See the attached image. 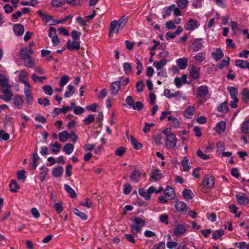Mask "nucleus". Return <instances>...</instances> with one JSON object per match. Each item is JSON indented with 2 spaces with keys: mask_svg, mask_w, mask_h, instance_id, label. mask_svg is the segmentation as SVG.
<instances>
[{
  "mask_svg": "<svg viewBox=\"0 0 249 249\" xmlns=\"http://www.w3.org/2000/svg\"><path fill=\"white\" fill-rule=\"evenodd\" d=\"M235 197L238 203L241 205H245L249 203V199L244 194L236 195Z\"/></svg>",
  "mask_w": 249,
  "mask_h": 249,
  "instance_id": "nucleus-13",
  "label": "nucleus"
},
{
  "mask_svg": "<svg viewBox=\"0 0 249 249\" xmlns=\"http://www.w3.org/2000/svg\"><path fill=\"white\" fill-rule=\"evenodd\" d=\"M194 58L196 61L199 63L202 62L205 60V53H198L194 56Z\"/></svg>",
  "mask_w": 249,
  "mask_h": 249,
  "instance_id": "nucleus-54",
  "label": "nucleus"
},
{
  "mask_svg": "<svg viewBox=\"0 0 249 249\" xmlns=\"http://www.w3.org/2000/svg\"><path fill=\"white\" fill-rule=\"evenodd\" d=\"M131 142L134 147L137 150L141 149L142 145L140 142H139L136 139H135L132 136H130Z\"/></svg>",
  "mask_w": 249,
  "mask_h": 249,
  "instance_id": "nucleus-36",
  "label": "nucleus"
},
{
  "mask_svg": "<svg viewBox=\"0 0 249 249\" xmlns=\"http://www.w3.org/2000/svg\"><path fill=\"white\" fill-rule=\"evenodd\" d=\"M59 140L62 142H66L70 137V134L66 131H63L59 133Z\"/></svg>",
  "mask_w": 249,
  "mask_h": 249,
  "instance_id": "nucleus-35",
  "label": "nucleus"
},
{
  "mask_svg": "<svg viewBox=\"0 0 249 249\" xmlns=\"http://www.w3.org/2000/svg\"><path fill=\"white\" fill-rule=\"evenodd\" d=\"M24 93L26 97L27 103L29 105H32L33 102V96L32 91V87L30 85L24 87Z\"/></svg>",
  "mask_w": 249,
  "mask_h": 249,
  "instance_id": "nucleus-7",
  "label": "nucleus"
},
{
  "mask_svg": "<svg viewBox=\"0 0 249 249\" xmlns=\"http://www.w3.org/2000/svg\"><path fill=\"white\" fill-rule=\"evenodd\" d=\"M195 112V108L193 106L188 107L184 111L185 117L191 119Z\"/></svg>",
  "mask_w": 249,
  "mask_h": 249,
  "instance_id": "nucleus-26",
  "label": "nucleus"
},
{
  "mask_svg": "<svg viewBox=\"0 0 249 249\" xmlns=\"http://www.w3.org/2000/svg\"><path fill=\"white\" fill-rule=\"evenodd\" d=\"M226 124L224 122H220L217 124L215 126L216 131L218 133H222L225 130Z\"/></svg>",
  "mask_w": 249,
  "mask_h": 249,
  "instance_id": "nucleus-40",
  "label": "nucleus"
},
{
  "mask_svg": "<svg viewBox=\"0 0 249 249\" xmlns=\"http://www.w3.org/2000/svg\"><path fill=\"white\" fill-rule=\"evenodd\" d=\"M126 149L124 147H121L119 148H117L115 150V154L116 155L119 156V157H122L123 156L124 153L125 152Z\"/></svg>",
  "mask_w": 249,
  "mask_h": 249,
  "instance_id": "nucleus-63",
  "label": "nucleus"
},
{
  "mask_svg": "<svg viewBox=\"0 0 249 249\" xmlns=\"http://www.w3.org/2000/svg\"><path fill=\"white\" fill-rule=\"evenodd\" d=\"M177 141L178 140L175 134L168 135L165 138V146L168 149H174L176 147Z\"/></svg>",
  "mask_w": 249,
  "mask_h": 249,
  "instance_id": "nucleus-4",
  "label": "nucleus"
},
{
  "mask_svg": "<svg viewBox=\"0 0 249 249\" xmlns=\"http://www.w3.org/2000/svg\"><path fill=\"white\" fill-rule=\"evenodd\" d=\"M131 221L132 222L130 225L131 229L136 232L140 231L142 227L145 224L144 221L138 217H132L131 219Z\"/></svg>",
  "mask_w": 249,
  "mask_h": 249,
  "instance_id": "nucleus-3",
  "label": "nucleus"
},
{
  "mask_svg": "<svg viewBox=\"0 0 249 249\" xmlns=\"http://www.w3.org/2000/svg\"><path fill=\"white\" fill-rule=\"evenodd\" d=\"M28 73L25 70L21 71L20 73L18 76V80L20 82L24 84V86L30 85L29 83L25 80V79L28 77Z\"/></svg>",
  "mask_w": 249,
  "mask_h": 249,
  "instance_id": "nucleus-15",
  "label": "nucleus"
},
{
  "mask_svg": "<svg viewBox=\"0 0 249 249\" xmlns=\"http://www.w3.org/2000/svg\"><path fill=\"white\" fill-rule=\"evenodd\" d=\"M196 155L202 160H206L210 158L209 155L205 154L202 150L199 149L197 150Z\"/></svg>",
  "mask_w": 249,
  "mask_h": 249,
  "instance_id": "nucleus-62",
  "label": "nucleus"
},
{
  "mask_svg": "<svg viewBox=\"0 0 249 249\" xmlns=\"http://www.w3.org/2000/svg\"><path fill=\"white\" fill-rule=\"evenodd\" d=\"M66 1L63 0H52L51 4L54 7H60L64 5Z\"/></svg>",
  "mask_w": 249,
  "mask_h": 249,
  "instance_id": "nucleus-48",
  "label": "nucleus"
},
{
  "mask_svg": "<svg viewBox=\"0 0 249 249\" xmlns=\"http://www.w3.org/2000/svg\"><path fill=\"white\" fill-rule=\"evenodd\" d=\"M235 65L236 67L242 69L248 68L249 69V63L246 60H237L235 62Z\"/></svg>",
  "mask_w": 249,
  "mask_h": 249,
  "instance_id": "nucleus-25",
  "label": "nucleus"
},
{
  "mask_svg": "<svg viewBox=\"0 0 249 249\" xmlns=\"http://www.w3.org/2000/svg\"><path fill=\"white\" fill-rule=\"evenodd\" d=\"M199 24H198L196 20L190 19L188 22L186 29L189 31H193L197 28Z\"/></svg>",
  "mask_w": 249,
  "mask_h": 249,
  "instance_id": "nucleus-20",
  "label": "nucleus"
},
{
  "mask_svg": "<svg viewBox=\"0 0 249 249\" xmlns=\"http://www.w3.org/2000/svg\"><path fill=\"white\" fill-rule=\"evenodd\" d=\"M38 103L40 105L46 107L50 104V101L47 98H38L37 100Z\"/></svg>",
  "mask_w": 249,
  "mask_h": 249,
  "instance_id": "nucleus-59",
  "label": "nucleus"
},
{
  "mask_svg": "<svg viewBox=\"0 0 249 249\" xmlns=\"http://www.w3.org/2000/svg\"><path fill=\"white\" fill-rule=\"evenodd\" d=\"M200 68L193 66L190 70V75L193 79H196L199 76Z\"/></svg>",
  "mask_w": 249,
  "mask_h": 249,
  "instance_id": "nucleus-24",
  "label": "nucleus"
},
{
  "mask_svg": "<svg viewBox=\"0 0 249 249\" xmlns=\"http://www.w3.org/2000/svg\"><path fill=\"white\" fill-rule=\"evenodd\" d=\"M50 147L52 148L51 151L53 153H57L60 151V148H61V145L57 142H55L53 144L50 143Z\"/></svg>",
  "mask_w": 249,
  "mask_h": 249,
  "instance_id": "nucleus-43",
  "label": "nucleus"
},
{
  "mask_svg": "<svg viewBox=\"0 0 249 249\" xmlns=\"http://www.w3.org/2000/svg\"><path fill=\"white\" fill-rule=\"evenodd\" d=\"M176 62L178 66L181 70L185 69L187 66V59L186 58H179Z\"/></svg>",
  "mask_w": 249,
  "mask_h": 249,
  "instance_id": "nucleus-34",
  "label": "nucleus"
},
{
  "mask_svg": "<svg viewBox=\"0 0 249 249\" xmlns=\"http://www.w3.org/2000/svg\"><path fill=\"white\" fill-rule=\"evenodd\" d=\"M13 29L15 35L18 36H22L24 32V27L21 24H15L13 26Z\"/></svg>",
  "mask_w": 249,
  "mask_h": 249,
  "instance_id": "nucleus-16",
  "label": "nucleus"
},
{
  "mask_svg": "<svg viewBox=\"0 0 249 249\" xmlns=\"http://www.w3.org/2000/svg\"><path fill=\"white\" fill-rule=\"evenodd\" d=\"M19 56L24 62H26L30 57L28 53V49L26 47L22 48L19 52Z\"/></svg>",
  "mask_w": 249,
  "mask_h": 249,
  "instance_id": "nucleus-23",
  "label": "nucleus"
},
{
  "mask_svg": "<svg viewBox=\"0 0 249 249\" xmlns=\"http://www.w3.org/2000/svg\"><path fill=\"white\" fill-rule=\"evenodd\" d=\"M217 109L220 112H221L222 113H226L228 110L227 103L226 102H224L223 103H221L217 107Z\"/></svg>",
  "mask_w": 249,
  "mask_h": 249,
  "instance_id": "nucleus-53",
  "label": "nucleus"
},
{
  "mask_svg": "<svg viewBox=\"0 0 249 249\" xmlns=\"http://www.w3.org/2000/svg\"><path fill=\"white\" fill-rule=\"evenodd\" d=\"M192 191L190 189H184L182 192L183 197L187 199H191L193 198Z\"/></svg>",
  "mask_w": 249,
  "mask_h": 249,
  "instance_id": "nucleus-55",
  "label": "nucleus"
},
{
  "mask_svg": "<svg viewBox=\"0 0 249 249\" xmlns=\"http://www.w3.org/2000/svg\"><path fill=\"white\" fill-rule=\"evenodd\" d=\"M217 152L220 153L225 150L224 143L222 142H218L216 144Z\"/></svg>",
  "mask_w": 249,
  "mask_h": 249,
  "instance_id": "nucleus-64",
  "label": "nucleus"
},
{
  "mask_svg": "<svg viewBox=\"0 0 249 249\" xmlns=\"http://www.w3.org/2000/svg\"><path fill=\"white\" fill-rule=\"evenodd\" d=\"M209 93V87L206 85L199 86L197 90L196 97L199 99V102L202 104L206 102L209 97L207 96Z\"/></svg>",
  "mask_w": 249,
  "mask_h": 249,
  "instance_id": "nucleus-2",
  "label": "nucleus"
},
{
  "mask_svg": "<svg viewBox=\"0 0 249 249\" xmlns=\"http://www.w3.org/2000/svg\"><path fill=\"white\" fill-rule=\"evenodd\" d=\"M164 194L168 199H173L175 196V192L173 187L167 186L164 191Z\"/></svg>",
  "mask_w": 249,
  "mask_h": 249,
  "instance_id": "nucleus-22",
  "label": "nucleus"
},
{
  "mask_svg": "<svg viewBox=\"0 0 249 249\" xmlns=\"http://www.w3.org/2000/svg\"><path fill=\"white\" fill-rule=\"evenodd\" d=\"M230 58L229 57H227L226 59H223L219 65V68L220 69H222L228 66L230 64Z\"/></svg>",
  "mask_w": 249,
  "mask_h": 249,
  "instance_id": "nucleus-56",
  "label": "nucleus"
},
{
  "mask_svg": "<svg viewBox=\"0 0 249 249\" xmlns=\"http://www.w3.org/2000/svg\"><path fill=\"white\" fill-rule=\"evenodd\" d=\"M0 91L3 95H0V99L5 102L10 101L13 96V93L11 90V86L9 84V79L8 76L4 74H0Z\"/></svg>",
  "mask_w": 249,
  "mask_h": 249,
  "instance_id": "nucleus-1",
  "label": "nucleus"
},
{
  "mask_svg": "<svg viewBox=\"0 0 249 249\" xmlns=\"http://www.w3.org/2000/svg\"><path fill=\"white\" fill-rule=\"evenodd\" d=\"M14 107L17 109H20L21 108L22 105L23 103V98L20 95H17L13 99Z\"/></svg>",
  "mask_w": 249,
  "mask_h": 249,
  "instance_id": "nucleus-14",
  "label": "nucleus"
},
{
  "mask_svg": "<svg viewBox=\"0 0 249 249\" xmlns=\"http://www.w3.org/2000/svg\"><path fill=\"white\" fill-rule=\"evenodd\" d=\"M124 71L126 74H129L131 73L132 70V66L131 63L125 62L123 65Z\"/></svg>",
  "mask_w": 249,
  "mask_h": 249,
  "instance_id": "nucleus-41",
  "label": "nucleus"
},
{
  "mask_svg": "<svg viewBox=\"0 0 249 249\" xmlns=\"http://www.w3.org/2000/svg\"><path fill=\"white\" fill-rule=\"evenodd\" d=\"M64 188L65 191L69 194L71 197L75 198L76 196V193L70 186L67 184H65Z\"/></svg>",
  "mask_w": 249,
  "mask_h": 249,
  "instance_id": "nucleus-38",
  "label": "nucleus"
},
{
  "mask_svg": "<svg viewBox=\"0 0 249 249\" xmlns=\"http://www.w3.org/2000/svg\"><path fill=\"white\" fill-rule=\"evenodd\" d=\"M67 47L70 51L78 50L80 48V42L77 40H74L72 42L69 40L67 43Z\"/></svg>",
  "mask_w": 249,
  "mask_h": 249,
  "instance_id": "nucleus-11",
  "label": "nucleus"
},
{
  "mask_svg": "<svg viewBox=\"0 0 249 249\" xmlns=\"http://www.w3.org/2000/svg\"><path fill=\"white\" fill-rule=\"evenodd\" d=\"M168 121L171 123V126L173 127L177 128L179 126V122L178 119L171 116H169Z\"/></svg>",
  "mask_w": 249,
  "mask_h": 249,
  "instance_id": "nucleus-30",
  "label": "nucleus"
},
{
  "mask_svg": "<svg viewBox=\"0 0 249 249\" xmlns=\"http://www.w3.org/2000/svg\"><path fill=\"white\" fill-rule=\"evenodd\" d=\"M49 36L51 38L52 42L54 46H57L60 43V39L56 34V30L54 27L49 28Z\"/></svg>",
  "mask_w": 249,
  "mask_h": 249,
  "instance_id": "nucleus-6",
  "label": "nucleus"
},
{
  "mask_svg": "<svg viewBox=\"0 0 249 249\" xmlns=\"http://www.w3.org/2000/svg\"><path fill=\"white\" fill-rule=\"evenodd\" d=\"M139 193L140 195L144 197L146 200H148L151 198L148 191H146L144 189L141 188L139 190Z\"/></svg>",
  "mask_w": 249,
  "mask_h": 249,
  "instance_id": "nucleus-50",
  "label": "nucleus"
},
{
  "mask_svg": "<svg viewBox=\"0 0 249 249\" xmlns=\"http://www.w3.org/2000/svg\"><path fill=\"white\" fill-rule=\"evenodd\" d=\"M10 190L12 193H16L18 190L19 189V186L17 181L15 180H12L9 184Z\"/></svg>",
  "mask_w": 249,
  "mask_h": 249,
  "instance_id": "nucleus-32",
  "label": "nucleus"
},
{
  "mask_svg": "<svg viewBox=\"0 0 249 249\" xmlns=\"http://www.w3.org/2000/svg\"><path fill=\"white\" fill-rule=\"evenodd\" d=\"M214 178L212 176L209 175L205 176L202 182V185L204 187L207 188H212L214 186Z\"/></svg>",
  "mask_w": 249,
  "mask_h": 249,
  "instance_id": "nucleus-8",
  "label": "nucleus"
},
{
  "mask_svg": "<svg viewBox=\"0 0 249 249\" xmlns=\"http://www.w3.org/2000/svg\"><path fill=\"white\" fill-rule=\"evenodd\" d=\"M121 81H116L112 82L110 85V91L111 94L116 95L121 89Z\"/></svg>",
  "mask_w": 249,
  "mask_h": 249,
  "instance_id": "nucleus-12",
  "label": "nucleus"
},
{
  "mask_svg": "<svg viewBox=\"0 0 249 249\" xmlns=\"http://www.w3.org/2000/svg\"><path fill=\"white\" fill-rule=\"evenodd\" d=\"M224 234V231L222 230L215 231L213 234V238L215 239L220 238Z\"/></svg>",
  "mask_w": 249,
  "mask_h": 249,
  "instance_id": "nucleus-57",
  "label": "nucleus"
},
{
  "mask_svg": "<svg viewBox=\"0 0 249 249\" xmlns=\"http://www.w3.org/2000/svg\"><path fill=\"white\" fill-rule=\"evenodd\" d=\"M188 162L189 160L186 157H185L181 162V165L184 171L188 172L191 169L190 166L188 165Z\"/></svg>",
  "mask_w": 249,
  "mask_h": 249,
  "instance_id": "nucleus-45",
  "label": "nucleus"
},
{
  "mask_svg": "<svg viewBox=\"0 0 249 249\" xmlns=\"http://www.w3.org/2000/svg\"><path fill=\"white\" fill-rule=\"evenodd\" d=\"M73 150V145L70 143L66 144L63 148V151L67 155H70Z\"/></svg>",
  "mask_w": 249,
  "mask_h": 249,
  "instance_id": "nucleus-39",
  "label": "nucleus"
},
{
  "mask_svg": "<svg viewBox=\"0 0 249 249\" xmlns=\"http://www.w3.org/2000/svg\"><path fill=\"white\" fill-rule=\"evenodd\" d=\"M32 78L35 82H39L42 83L43 80L46 79V76H38L36 74L34 73L32 75Z\"/></svg>",
  "mask_w": 249,
  "mask_h": 249,
  "instance_id": "nucleus-60",
  "label": "nucleus"
},
{
  "mask_svg": "<svg viewBox=\"0 0 249 249\" xmlns=\"http://www.w3.org/2000/svg\"><path fill=\"white\" fill-rule=\"evenodd\" d=\"M186 231V227L182 224H178L174 231V234L177 237H180Z\"/></svg>",
  "mask_w": 249,
  "mask_h": 249,
  "instance_id": "nucleus-10",
  "label": "nucleus"
},
{
  "mask_svg": "<svg viewBox=\"0 0 249 249\" xmlns=\"http://www.w3.org/2000/svg\"><path fill=\"white\" fill-rule=\"evenodd\" d=\"M63 172V168L59 166L53 169V175L55 178H58L62 175Z\"/></svg>",
  "mask_w": 249,
  "mask_h": 249,
  "instance_id": "nucleus-31",
  "label": "nucleus"
},
{
  "mask_svg": "<svg viewBox=\"0 0 249 249\" xmlns=\"http://www.w3.org/2000/svg\"><path fill=\"white\" fill-rule=\"evenodd\" d=\"M162 177L160 171L158 169H154L151 172L150 177L155 181L159 180Z\"/></svg>",
  "mask_w": 249,
  "mask_h": 249,
  "instance_id": "nucleus-18",
  "label": "nucleus"
},
{
  "mask_svg": "<svg viewBox=\"0 0 249 249\" xmlns=\"http://www.w3.org/2000/svg\"><path fill=\"white\" fill-rule=\"evenodd\" d=\"M167 62V61L166 59H162L160 61H155L153 63V66L157 68L158 70H159L165 65Z\"/></svg>",
  "mask_w": 249,
  "mask_h": 249,
  "instance_id": "nucleus-37",
  "label": "nucleus"
},
{
  "mask_svg": "<svg viewBox=\"0 0 249 249\" xmlns=\"http://www.w3.org/2000/svg\"><path fill=\"white\" fill-rule=\"evenodd\" d=\"M42 89L46 94L48 95H53V90L51 86L45 85L42 87Z\"/></svg>",
  "mask_w": 249,
  "mask_h": 249,
  "instance_id": "nucleus-49",
  "label": "nucleus"
},
{
  "mask_svg": "<svg viewBox=\"0 0 249 249\" xmlns=\"http://www.w3.org/2000/svg\"><path fill=\"white\" fill-rule=\"evenodd\" d=\"M227 89L232 98H237L238 90L237 89L232 87H228Z\"/></svg>",
  "mask_w": 249,
  "mask_h": 249,
  "instance_id": "nucleus-44",
  "label": "nucleus"
},
{
  "mask_svg": "<svg viewBox=\"0 0 249 249\" xmlns=\"http://www.w3.org/2000/svg\"><path fill=\"white\" fill-rule=\"evenodd\" d=\"M242 100L245 102L249 101V91L248 89H245L242 92Z\"/></svg>",
  "mask_w": 249,
  "mask_h": 249,
  "instance_id": "nucleus-51",
  "label": "nucleus"
},
{
  "mask_svg": "<svg viewBox=\"0 0 249 249\" xmlns=\"http://www.w3.org/2000/svg\"><path fill=\"white\" fill-rule=\"evenodd\" d=\"M120 26L118 24L117 21L113 20L111 22L109 36H111L112 33L117 34L119 30Z\"/></svg>",
  "mask_w": 249,
  "mask_h": 249,
  "instance_id": "nucleus-17",
  "label": "nucleus"
},
{
  "mask_svg": "<svg viewBox=\"0 0 249 249\" xmlns=\"http://www.w3.org/2000/svg\"><path fill=\"white\" fill-rule=\"evenodd\" d=\"M141 177V173L139 170H134L130 176V178L133 182H138Z\"/></svg>",
  "mask_w": 249,
  "mask_h": 249,
  "instance_id": "nucleus-28",
  "label": "nucleus"
},
{
  "mask_svg": "<svg viewBox=\"0 0 249 249\" xmlns=\"http://www.w3.org/2000/svg\"><path fill=\"white\" fill-rule=\"evenodd\" d=\"M37 13L42 18V20L46 22H51L53 20V16L43 13L41 10H38Z\"/></svg>",
  "mask_w": 249,
  "mask_h": 249,
  "instance_id": "nucleus-27",
  "label": "nucleus"
},
{
  "mask_svg": "<svg viewBox=\"0 0 249 249\" xmlns=\"http://www.w3.org/2000/svg\"><path fill=\"white\" fill-rule=\"evenodd\" d=\"M203 40L201 38L194 39L191 44V48L194 52L200 51L204 47Z\"/></svg>",
  "mask_w": 249,
  "mask_h": 249,
  "instance_id": "nucleus-5",
  "label": "nucleus"
},
{
  "mask_svg": "<svg viewBox=\"0 0 249 249\" xmlns=\"http://www.w3.org/2000/svg\"><path fill=\"white\" fill-rule=\"evenodd\" d=\"M69 76L67 75H64L61 78L59 84L61 86L63 87L66 85V84L69 82Z\"/></svg>",
  "mask_w": 249,
  "mask_h": 249,
  "instance_id": "nucleus-61",
  "label": "nucleus"
},
{
  "mask_svg": "<svg viewBox=\"0 0 249 249\" xmlns=\"http://www.w3.org/2000/svg\"><path fill=\"white\" fill-rule=\"evenodd\" d=\"M39 159V157L38 156L37 153L36 152L33 155V163L32 165V168L35 170L36 169L37 166Z\"/></svg>",
  "mask_w": 249,
  "mask_h": 249,
  "instance_id": "nucleus-46",
  "label": "nucleus"
},
{
  "mask_svg": "<svg viewBox=\"0 0 249 249\" xmlns=\"http://www.w3.org/2000/svg\"><path fill=\"white\" fill-rule=\"evenodd\" d=\"M241 131L243 134H248L249 133V119L244 122L241 126Z\"/></svg>",
  "mask_w": 249,
  "mask_h": 249,
  "instance_id": "nucleus-33",
  "label": "nucleus"
},
{
  "mask_svg": "<svg viewBox=\"0 0 249 249\" xmlns=\"http://www.w3.org/2000/svg\"><path fill=\"white\" fill-rule=\"evenodd\" d=\"M48 172V169L45 166H42L40 168V172L38 175V178L41 182H43Z\"/></svg>",
  "mask_w": 249,
  "mask_h": 249,
  "instance_id": "nucleus-21",
  "label": "nucleus"
},
{
  "mask_svg": "<svg viewBox=\"0 0 249 249\" xmlns=\"http://www.w3.org/2000/svg\"><path fill=\"white\" fill-rule=\"evenodd\" d=\"M212 56L215 61H218L224 56V53L220 48H217L215 52L212 53Z\"/></svg>",
  "mask_w": 249,
  "mask_h": 249,
  "instance_id": "nucleus-19",
  "label": "nucleus"
},
{
  "mask_svg": "<svg viewBox=\"0 0 249 249\" xmlns=\"http://www.w3.org/2000/svg\"><path fill=\"white\" fill-rule=\"evenodd\" d=\"M73 212L75 215L79 216L82 220H85L87 219V215L83 212L80 211L78 209L75 208H74Z\"/></svg>",
  "mask_w": 249,
  "mask_h": 249,
  "instance_id": "nucleus-52",
  "label": "nucleus"
},
{
  "mask_svg": "<svg viewBox=\"0 0 249 249\" xmlns=\"http://www.w3.org/2000/svg\"><path fill=\"white\" fill-rule=\"evenodd\" d=\"M68 90L65 92V97L69 98L75 92V89L73 86L69 85L68 86Z\"/></svg>",
  "mask_w": 249,
  "mask_h": 249,
  "instance_id": "nucleus-42",
  "label": "nucleus"
},
{
  "mask_svg": "<svg viewBox=\"0 0 249 249\" xmlns=\"http://www.w3.org/2000/svg\"><path fill=\"white\" fill-rule=\"evenodd\" d=\"M175 207L178 212L183 214H185L187 212V205L182 201H177Z\"/></svg>",
  "mask_w": 249,
  "mask_h": 249,
  "instance_id": "nucleus-9",
  "label": "nucleus"
},
{
  "mask_svg": "<svg viewBox=\"0 0 249 249\" xmlns=\"http://www.w3.org/2000/svg\"><path fill=\"white\" fill-rule=\"evenodd\" d=\"M82 206L86 207L88 208H91L93 207V203L91 199L87 198L85 200L80 202Z\"/></svg>",
  "mask_w": 249,
  "mask_h": 249,
  "instance_id": "nucleus-47",
  "label": "nucleus"
},
{
  "mask_svg": "<svg viewBox=\"0 0 249 249\" xmlns=\"http://www.w3.org/2000/svg\"><path fill=\"white\" fill-rule=\"evenodd\" d=\"M180 93V91H177L174 93H171V91L169 89H166L163 91V95L169 99L173 97H177Z\"/></svg>",
  "mask_w": 249,
  "mask_h": 249,
  "instance_id": "nucleus-29",
  "label": "nucleus"
},
{
  "mask_svg": "<svg viewBox=\"0 0 249 249\" xmlns=\"http://www.w3.org/2000/svg\"><path fill=\"white\" fill-rule=\"evenodd\" d=\"M153 139L156 145H161L162 144V142L161 141V136L160 134H157L153 136Z\"/></svg>",
  "mask_w": 249,
  "mask_h": 249,
  "instance_id": "nucleus-58",
  "label": "nucleus"
}]
</instances>
